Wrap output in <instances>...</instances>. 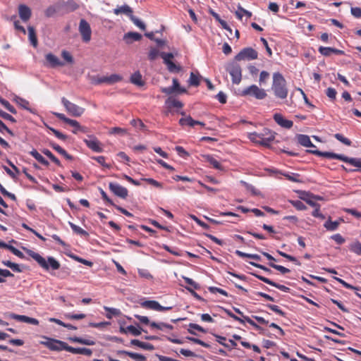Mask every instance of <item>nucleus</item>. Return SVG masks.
Masks as SVG:
<instances>
[{
  "label": "nucleus",
  "instance_id": "nucleus-1",
  "mask_svg": "<svg viewBox=\"0 0 361 361\" xmlns=\"http://www.w3.org/2000/svg\"><path fill=\"white\" fill-rule=\"evenodd\" d=\"M28 255L33 259H35L44 270L47 271H49L50 270H58L61 267L59 262L53 257H48L47 259H46L39 253L31 250L28 252Z\"/></svg>",
  "mask_w": 361,
  "mask_h": 361
},
{
  "label": "nucleus",
  "instance_id": "nucleus-2",
  "mask_svg": "<svg viewBox=\"0 0 361 361\" xmlns=\"http://www.w3.org/2000/svg\"><path fill=\"white\" fill-rule=\"evenodd\" d=\"M271 89L277 98L283 99L287 97L288 89L286 87V81L280 73H274Z\"/></svg>",
  "mask_w": 361,
  "mask_h": 361
},
{
  "label": "nucleus",
  "instance_id": "nucleus-3",
  "mask_svg": "<svg viewBox=\"0 0 361 361\" xmlns=\"http://www.w3.org/2000/svg\"><path fill=\"white\" fill-rule=\"evenodd\" d=\"M43 338L46 341H40V344L46 346L49 350L54 351H61L64 350L68 351V345L66 342L47 336H43Z\"/></svg>",
  "mask_w": 361,
  "mask_h": 361
},
{
  "label": "nucleus",
  "instance_id": "nucleus-4",
  "mask_svg": "<svg viewBox=\"0 0 361 361\" xmlns=\"http://www.w3.org/2000/svg\"><path fill=\"white\" fill-rule=\"evenodd\" d=\"M322 157L329 158V159H336L338 160H341L345 163H348L355 167L361 168V159L359 158H351L346 157L343 154H336L334 152H324Z\"/></svg>",
  "mask_w": 361,
  "mask_h": 361
},
{
  "label": "nucleus",
  "instance_id": "nucleus-5",
  "mask_svg": "<svg viewBox=\"0 0 361 361\" xmlns=\"http://www.w3.org/2000/svg\"><path fill=\"white\" fill-rule=\"evenodd\" d=\"M61 102L67 112L73 116H80L85 111L83 108L71 102L65 97L61 99Z\"/></svg>",
  "mask_w": 361,
  "mask_h": 361
},
{
  "label": "nucleus",
  "instance_id": "nucleus-6",
  "mask_svg": "<svg viewBox=\"0 0 361 361\" xmlns=\"http://www.w3.org/2000/svg\"><path fill=\"white\" fill-rule=\"evenodd\" d=\"M242 96L252 95L257 99H262L266 97L267 93L263 89H259L257 85H252L244 89L240 94Z\"/></svg>",
  "mask_w": 361,
  "mask_h": 361
},
{
  "label": "nucleus",
  "instance_id": "nucleus-7",
  "mask_svg": "<svg viewBox=\"0 0 361 361\" xmlns=\"http://www.w3.org/2000/svg\"><path fill=\"white\" fill-rule=\"evenodd\" d=\"M88 139H84L83 141L87 147L94 152H102V143L93 135H87Z\"/></svg>",
  "mask_w": 361,
  "mask_h": 361
},
{
  "label": "nucleus",
  "instance_id": "nucleus-8",
  "mask_svg": "<svg viewBox=\"0 0 361 361\" xmlns=\"http://www.w3.org/2000/svg\"><path fill=\"white\" fill-rule=\"evenodd\" d=\"M258 56V53L256 50L252 49V47H247L243 49L235 56V59L236 61L241 60H253L257 59Z\"/></svg>",
  "mask_w": 361,
  "mask_h": 361
},
{
  "label": "nucleus",
  "instance_id": "nucleus-9",
  "mask_svg": "<svg viewBox=\"0 0 361 361\" xmlns=\"http://www.w3.org/2000/svg\"><path fill=\"white\" fill-rule=\"evenodd\" d=\"M54 114L60 120L63 121L67 124L75 128V130H73V133H77V130H80L83 133H86V128L81 126L76 120H73L67 118L63 114L61 113H54Z\"/></svg>",
  "mask_w": 361,
  "mask_h": 361
},
{
  "label": "nucleus",
  "instance_id": "nucleus-10",
  "mask_svg": "<svg viewBox=\"0 0 361 361\" xmlns=\"http://www.w3.org/2000/svg\"><path fill=\"white\" fill-rule=\"evenodd\" d=\"M79 31L85 42H88L91 39L92 31L90 24L84 19L80 21Z\"/></svg>",
  "mask_w": 361,
  "mask_h": 361
},
{
  "label": "nucleus",
  "instance_id": "nucleus-11",
  "mask_svg": "<svg viewBox=\"0 0 361 361\" xmlns=\"http://www.w3.org/2000/svg\"><path fill=\"white\" fill-rule=\"evenodd\" d=\"M166 110L164 111V114L166 116H168L170 114H173V109H181L183 106V103L173 97H169L165 102Z\"/></svg>",
  "mask_w": 361,
  "mask_h": 361
},
{
  "label": "nucleus",
  "instance_id": "nucleus-12",
  "mask_svg": "<svg viewBox=\"0 0 361 361\" xmlns=\"http://www.w3.org/2000/svg\"><path fill=\"white\" fill-rule=\"evenodd\" d=\"M109 188L115 195L122 199H126L128 195V189L118 183H109Z\"/></svg>",
  "mask_w": 361,
  "mask_h": 361
},
{
  "label": "nucleus",
  "instance_id": "nucleus-13",
  "mask_svg": "<svg viewBox=\"0 0 361 361\" xmlns=\"http://www.w3.org/2000/svg\"><path fill=\"white\" fill-rule=\"evenodd\" d=\"M249 138L254 142L259 143L263 146L269 147V142L274 139V136L271 135L267 138H264L261 136V135L253 133L249 135Z\"/></svg>",
  "mask_w": 361,
  "mask_h": 361
},
{
  "label": "nucleus",
  "instance_id": "nucleus-14",
  "mask_svg": "<svg viewBox=\"0 0 361 361\" xmlns=\"http://www.w3.org/2000/svg\"><path fill=\"white\" fill-rule=\"evenodd\" d=\"M252 274L253 276H255V277H257V279H259L260 281L269 284V285H271L272 286H274L277 288H279V290H282V291H284V292H289L290 290V288L287 286H285L283 285H281L279 283H277L271 280H270L268 278H266L264 276H262L261 275H259V274H254V273H252Z\"/></svg>",
  "mask_w": 361,
  "mask_h": 361
},
{
  "label": "nucleus",
  "instance_id": "nucleus-15",
  "mask_svg": "<svg viewBox=\"0 0 361 361\" xmlns=\"http://www.w3.org/2000/svg\"><path fill=\"white\" fill-rule=\"evenodd\" d=\"M10 317L11 319H16V320H17L18 322H25V323L31 324L33 325L39 324V321L37 319L29 317L25 315H20V314H16L12 313L10 314Z\"/></svg>",
  "mask_w": 361,
  "mask_h": 361
},
{
  "label": "nucleus",
  "instance_id": "nucleus-16",
  "mask_svg": "<svg viewBox=\"0 0 361 361\" xmlns=\"http://www.w3.org/2000/svg\"><path fill=\"white\" fill-rule=\"evenodd\" d=\"M230 74L233 83L239 84L242 79L241 68L239 65L235 64L232 66Z\"/></svg>",
  "mask_w": 361,
  "mask_h": 361
},
{
  "label": "nucleus",
  "instance_id": "nucleus-17",
  "mask_svg": "<svg viewBox=\"0 0 361 361\" xmlns=\"http://www.w3.org/2000/svg\"><path fill=\"white\" fill-rule=\"evenodd\" d=\"M46 61L51 68H56L58 66H64V63L59 60V59L51 53H49L45 56Z\"/></svg>",
  "mask_w": 361,
  "mask_h": 361
},
{
  "label": "nucleus",
  "instance_id": "nucleus-18",
  "mask_svg": "<svg viewBox=\"0 0 361 361\" xmlns=\"http://www.w3.org/2000/svg\"><path fill=\"white\" fill-rule=\"evenodd\" d=\"M18 13L21 20L24 22H27L30 18L32 15L30 8L24 4L19 6Z\"/></svg>",
  "mask_w": 361,
  "mask_h": 361
},
{
  "label": "nucleus",
  "instance_id": "nucleus-19",
  "mask_svg": "<svg viewBox=\"0 0 361 361\" xmlns=\"http://www.w3.org/2000/svg\"><path fill=\"white\" fill-rule=\"evenodd\" d=\"M274 119L279 126L288 129L290 128L293 125V121L285 119L280 114H275Z\"/></svg>",
  "mask_w": 361,
  "mask_h": 361
},
{
  "label": "nucleus",
  "instance_id": "nucleus-20",
  "mask_svg": "<svg viewBox=\"0 0 361 361\" xmlns=\"http://www.w3.org/2000/svg\"><path fill=\"white\" fill-rule=\"evenodd\" d=\"M296 192L299 194V197L305 201L307 204L311 207L317 206V202L312 198V193L302 190H298Z\"/></svg>",
  "mask_w": 361,
  "mask_h": 361
},
{
  "label": "nucleus",
  "instance_id": "nucleus-21",
  "mask_svg": "<svg viewBox=\"0 0 361 361\" xmlns=\"http://www.w3.org/2000/svg\"><path fill=\"white\" fill-rule=\"evenodd\" d=\"M133 10L132 8L127 4H124L121 6H118L114 9V13L116 15L125 14L131 18L133 16Z\"/></svg>",
  "mask_w": 361,
  "mask_h": 361
},
{
  "label": "nucleus",
  "instance_id": "nucleus-22",
  "mask_svg": "<svg viewBox=\"0 0 361 361\" xmlns=\"http://www.w3.org/2000/svg\"><path fill=\"white\" fill-rule=\"evenodd\" d=\"M68 352L71 353L73 354H80L87 356H91L92 354V351L91 349L86 348H73L70 345H68Z\"/></svg>",
  "mask_w": 361,
  "mask_h": 361
},
{
  "label": "nucleus",
  "instance_id": "nucleus-23",
  "mask_svg": "<svg viewBox=\"0 0 361 361\" xmlns=\"http://www.w3.org/2000/svg\"><path fill=\"white\" fill-rule=\"evenodd\" d=\"M49 145L55 150L59 154H60L61 155L63 156L65 159H66L67 160H73V157L72 155L69 154L68 153H67V152L63 149L61 146H59L58 144L54 142H49Z\"/></svg>",
  "mask_w": 361,
  "mask_h": 361
},
{
  "label": "nucleus",
  "instance_id": "nucleus-24",
  "mask_svg": "<svg viewBox=\"0 0 361 361\" xmlns=\"http://www.w3.org/2000/svg\"><path fill=\"white\" fill-rule=\"evenodd\" d=\"M141 306L145 309L159 311L161 310L162 306L156 300H146L141 303Z\"/></svg>",
  "mask_w": 361,
  "mask_h": 361
},
{
  "label": "nucleus",
  "instance_id": "nucleus-25",
  "mask_svg": "<svg viewBox=\"0 0 361 361\" xmlns=\"http://www.w3.org/2000/svg\"><path fill=\"white\" fill-rule=\"evenodd\" d=\"M242 316L247 323H249L250 325H252L256 330L259 331V333L260 334L265 335L267 336H271L270 333L268 332L267 329L259 326L253 320H252L249 317L243 316V315H242Z\"/></svg>",
  "mask_w": 361,
  "mask_h": 361
},
{
  "label": "nucleus",
  "instance_id": "nucleus-26",
  "mask_svg": "<svg viewBox=\"0 0 361 361\" xmlns=\"http://www.w3.org/2000/svg\"><path fill=\"white\" fill-rule=\"evenodd\" d=\"M297 138L298 143L304 147H316L315 145L312 143L308 135L299 134L297 135Z\"/></svg>",
  "mask_w": 361,
  "mask_h": 361
},
{
  "label": "nucleus",
  "instance_id": "nucleus-27",
  "mask_svg": "<svg viewBox=\"0 0 361 361\" xmlns=\"http://www.w3.org/2000/svg\"><path fill=\"white\" fill-rule=\"evenodd\" d=\"M130 343L131 345H136L145 350H152L154 349V347L152 344L149 343L142 342L137 339L131 340Z\"/></svg>",
  "mask_w": 361,
  "mask_h": 361
},
{
  "label": "nucleus",
  "instance_id": "nucleus-28",
  "mask_svg": "<svg viewBox=\"0 0 361 361\" xmlns=\"http://www.w3.org/2000/svg\"><path fill=\"white\" fill-rule=\"evenodd\" d=\"M150 326L153 329H157L161 331H164L165 329L172 330L173 329V326L169 324H166L164 322H152L150 323Z\"/></svg>",
  "mask_w": 361,
  "mask_h": 361
},
{
  "label": "nucleus",
  "instance_id": "nucleus-29",
  "mask_svg": "<svg viewBox=\"0 0 361 361\" xmlns=\"http://www.w3.org/2000/svg\"><path fill=\"white\" fill-rule=\"evenodd\" d=\"M27 30H28L29 39H30L32 45L34 47H37V44H38V41H37L35 28L32 26H28Z\"/></svg>",
  "mask_w": 361,
  "mask_h": 361
},
{
  "label": "nucleus",
  "instance_id": "nucleus-30",
  "mask_svg": "<svg viewBox=\"0 0 361 361\" xmlns=\"http://www.w3.org/2000/svg\"><path fill=\"white\" fill-rule=\"evenodd\" d=\"M142 38V35L138 32H129L124 35V39L130 43L133 41H139Z\"/></svg>",
  "mask_w": 361,
  "mask_h": 361
},
{
  "label": "nucleus",
  "instance_id": "nucleus-31",
  "mask_svg": "<svg viewBox=\"0 0 361 361\" xmlns=\"http://www.w3.org/2000/svg\"><path fill=\"white\" fill-rule=\"evenodd\" d=\"M68 224L71 226V228L73 230V231L74 233H75L76 234H78V235H80L81 236H83V237H85V238L89 236L88 232H87L86 231H85L84 229L80 228V226L75 225V224H73V223H72L71 221L68 222Z\"/></svg>",
  "mask_w": 361,
  "mask_h": 361
},
{
  "label": "nucleus",
  "instance_id": "nucleus-32",
  "mask_svg": "<svg viewBox=\"0 0 361 361\" xmlns=\"http://www.w3.org/2000/svg\"><path fill=\"white\" fill-rule=\"evenodd\" d=\"M30 154L32 155L36 160L44 166H49V163L46 160L36 149H32L30 152Z\"/></svg>",
  "mask_w": 361,
  "mask_h": 361
},
{
  "label": "nucleus",
  "instance_id": "nucleus-33",
  "mask_svg": "<svg viewBox=\"0 0 361 361\" xmlns=\"http://www.w3.org/2000/svg\"><path fill=\"white\" fill-rule=\"evenodd\" d=\"M118 354L126 355L128 357H130V358L135 359V360H146V357L141 354L129 352V351H126V350H120L118 352Z\"/></svg>",
  "mask_w": 361,
  "mask_h": 361
},
{
  "label": "nucleus",
  "instance_id": "nucleus-34",
  "mask_svg": "<svg viewBox=\"0 0 361 361\" xmlns=\"http://www.w3.org/2000/svg\"><path fill=\"white\" fill-rule=\"evenodd\" d=\"M71 341L74 343H78L83 345H94L95 344V342L93 340L90 339H85L82 338L74 336L69 338Z\"/></svg>",
  "mask_w": 361,
  "mask_h": 361
},
{
  "label": "nucleus",
  "instance_id": "nucleus-35",
  "mask_svg": "<svg viewBox=\"0 0 361 361\" xmlns=\"http://www.w3.org/2000/svg\"><path fill=\"white\" fill-rule=\"evenodd\" d=\"M130 82L137 86L144 85V82L142 79V75L139 71L134 73L130 77Z\"/></svg>",
  "mask_w": 361,
  "mask_h": 361
},
{
  "label": "nucleus",
  "instance_id": "nucleus-36",
  "mask_svg": "<svg viewBox=\"0 0 361 361\" xmlns=\"http://www.w3.org/2000/svg\"><path fill=\"white\" fill-rule=\"evenodd\" d=\"M339 226V221H332L331 217L324 223V228L331 231H336Z\"/></svg>",
  "mask_w": 361,
  "mask_h": 361
},
{
  "label": "nucleus",
  "instance_id": "nucleus-37",
  "mask_svg": "<svg viewBox=\"0 0 361 361\" xmlns=\"http://www.w3.org/2000/svg\"><path fill=\"white\" fill-rule=\"evenodd\" d=\"M349 250L352 252L361 256V243L358 240L353 242L349 245Z\"/></svg>",
  "mask_w": 361,
  "mask_h": 361
},
{
  "label": "nucleus",
  "instance_id": "nucleus-38",
  "mask_svg": "<svg viewBox=\"0 0 361 361\" xmlns=\"http://www.w3.org/2000/svg\"><path fill=\"white\" fill-rule=\"evenodd\" d=\"M195 120H194L190 116H186L185 118H181L179 120V124L182 126H188L190 127H193L195 126Z\"/></svg>",
  "mask_w": 361,
  "mask_h": 361
},
{
  "label": "nucleus",
  "instance_id": "nucleus-39",
  "mask_svg": "<svg viewBox=\"0 0 361 361\" xmlns=\"http://www.w3.org/2000/svg\"><path fill=\"white\" fill-rule=\"evenodd\" d=\"M42 153L44 155H46L49 159H50V160L53 161L55 164H56L59 166H61V163L59 161V159L56 157H55L50 150L47 149H44L42 150Z\"/></svg>",
  "mask_w": 361,
  "mask_h": 361
},
{
  "label": "nucleus",
  "instance_id": "nucleus-40",
  "mask_svg": "<svg viewBox=\"0 0 361 361\" xmlns=\"http://www.w3.org/2000/svg\"><path fill=\"white\" fill-rule=\"evenodd\" d=\"M104 310L107 312L106 317L111 319L113 316H119L121 312V310L114 307H104Z\"/></svg>",
  "mask_w": 361,
  "mask_h": 361
},
{
  "label": "nucleus",
  "instance_id": "nucleus-41",
  "mask_svg": "<svg viewBox=\"0 0 361 361\" xmlns=\"http://www.w3.org/2000/svg\"><path fill=\"white\" fill-rule=\"evenodd\" d=\"M281 175L285 176L288 180L295 182V183H302L303 181L300 180L298 178L300 177V174L298 173H292V175L286 173L279 172Z\"/></svg>",
  "mask_w": 361,
  "mask_h": 361
},
{
  "label": "nucleus",
  "instance_id": "nucleus-42",
  "mask_svg": "<svg viewBox=\"0 0 361 361\" xmlns=\"http://www.w3.org/2000/svg\"><path fill=\"white\" fill-rule=\"evenodd\" d=\"M0 103L11 113L16 114L17 113L16 109L12 106L8 101L4 98H0Z\"/></svg>",
  "mask_w": 361,
  "mask_h": 361
},
{
  "label": "nucleus",
  "instance_id": "nucleus-43",
  "mask_svg": "<svg viewBox=\"0 0 361 361\" xmlns=\"http://www.w3.org/2000/svg\"><path fill=\"white\" fill-rule=\"evenodd\" d=\"M204 158L206 161L209 163L214 169H219L220 164L219 162L212 156L211 155H204Z\"/></svg>",
  "mask_w": 361,
  "mask_h": 361
},
{
  "label": "nucleus",
  "instance_id": "nucleus-44",
  "mask_svg": "<svg viewBox=\"0 0 361 361\" xmlns=\"http://www.w3.org/2000/svg\"><path fill=\"white\" fill-rule=\"evenodd\" d=\"M2 264H4L5 266L9 267L10 269H11L13 271H16V272H21L22 271V269L20 268L19 264L11 262V261H8V260L3 261Z\"/></svg>",
  "mask_w": 361,
  "mask_h": 361
},
{
  "label": "nucleus",
  "instance_id": "nucleus-45",
  "mask_svg": "<svg viewBox=\"0 0 361 361\" xmlns=\"http://www.w3.org/2000/svg\"><path fill=\"white\" fill-rule=\"evenodd\" d=\"M188 82L190 86H194V87L198 86L200 85L199 75H197L195 74L193 72H192L190 73Z\"/></svg>",
  "mask_w": 361,
  "mask_h": 361
},
{
  "label": "nucleus",
  "instance_id": "nucleus-46",
  "mask_svg": "<svg viewBox=\"0 0 361 361\" xmlns=\"http://www.w3.org/2000/svg\"><path fill=\"white\" fill-rule=\"evenodd\" d=\"M91 159L97 161L100 165L106 169L111 168V165L106 163V158L104 156L92 157Z\"/></svg>",
  "mask_w": 361,
  "mask_h": 361
},
{
  "label": "nucleus",
  "instance_id": "nucleus-47",
  "mask_svg": "<svg viewBox=\"0 0 361 361\" xmlns=\"http://www.w3.org/2000/svg\"><path fill=\"white\" fill-rule=\"evenodd\" d=\"M269 265L271 267H272V268L276 269L277 271H280L283 274L289 273L290 271L289 269L286 268V267H284L283 266H281V265L276 264H274L273 262H269Z\"/></svg>",
  "mask_w": 361,
  "mask_h": 361
},
{
  "label": "nucleus",
  "instance_id": "nucleus-48",
  "mask_svg": "<svg viewBox=\"0 0 361 361\" xmlns=\"http://www.w3.org/2000/svg\"><path fill=\"white\" fill-rule=\"evenodd\" d=\"M142 180L147 183L148 184H150L156 188H163V184L158 182L157 180L153 179V178H143L141 179Z\"/></svg>",
  "mask_w": 361,
  "mask_h": 361
},
{
  "label": "nucleus",
  "instance_id": "nucleus-49",
  "mask_svg": "<svg viewBox=\"0 0 361 361\" xmlns=\"http://www.w3.org/2000/svg\"><path fill=\"white\" fill-rule=\"evenodd\" d=\"M107 80V84H114L122 80V77L117 74H112L110 76H106Z\"/></svg>",
  "mask_w": 361,
  "mask_h": 361
},
{
  "label": "nucleus",
  "instance_id": "nucleus-50",
  "mask_svg": "<svg viewBox=\"0 0 361 361\" xmlns=\"http://www.w3.org/2000/svg\"><path fill=\"white\" fill-rule=\"evenodd\" d=\"M277 252L282 257H283L284 258L288 259L289 261L290 262H293L294 263H295L296 264L298 265H300V262L296 259V257L292 256V255H288L283 252H281L280 250H277Z\"/></svg>",
  "mask_w": 361,
  "mask_h": 361
},
{
  "label": "nucleus",
  "instance_id": "nucleus-51",
  "mask_svg": "<svg viewBox=\"0 0 361 361\" xmlns=\"http://www.w3.org/2000/svg\"><path fill=\"white\" fill-rule=\"evenodd\" d=\"M130 20L140 30H145L146 29V26H145V23L142 21H141L140 19H138L137 18L135 17L134 16H131Z\"/></svg>",
  "mask_w": 361,
  "mask_h": 361
},
{
  "label": "nucleus",
  "instance_id": "nucleus-52",
  "mask_svg": "<svg viewBox=\"0 0 361 361\" xmlns=\"http://www.w3.org/2000/svg\"><path fill=\"white\" fill-rule=\"evenodd\" d=\"M334 137L336 139H337L338 140H339L345 145L350 146L352 144V142L349 139L345 137L343 135L340 133L335 134Z\"/></svg>",
  "mask_w": 361,
  "mask_h": 361
},
{
  "label": "nucleus",
  "instance_id": "nucleus-53",
  "mask_svg": "<svg viewBox=\"0 0 361 361\" xmlns=\"http://www.w3.org/2000/svg\"><path fill=\"white\" fill-rule=\"evenodd\" d=\"M289 202L298 210H305L307 209V207L300 200H290Z\"/></svg>",
  "mask_w": 361,
  "mask_h": 361
},
{
  "label": "nucleus",
  "instance_id": "nucleus-54",
  "mask_svg": "<svg viewBox=\"0 0 361 361\" xmlns=\"http://www.w3.org/2000/svg\"><path fill=\"white\" fill-rule=\"evenodd\" d=\"M159 51L157 49L152 47L149 51L148 58L151 61L155 60L159 55Z\"/></svg>",
  "mask_w": 361,
  "mask_h": 361
},
{
  "label": "nucleus",
  "instance_id": "nucleus-55",
  "mask_svg": "<svg viewBox=\"0 0 361 361\" xmlns=\"http://www.w3.org/2000/svg\"><path fill=\"white\" fill-rule=\"evenodd\" d=\"M209 13L221 25L222 27L226 29V21L222 20L219 15L213 10H209Z\"/></svg>",
  "mask_w": 361,
  "mask_h": 361
},
{
  "label": "nucleus",
  "instance_id": "nucleus-56",
  "mask_svg": "<svg viewBox=\"0 0 361 361\" xmlns=\"http://www.w3.org/2000/svg\"><path fill=\"white\" fill-rule=\"evenodd\" d=\"M167 66L168 70L170 72H179L180 71V67L176 66L172 60L165 63Z\"/></svg>",
  "mask_w": 361,
  "mask_h": 361
},
{
  "label": "nucleus",
  "instance_id": "nucleus-57",
  "mask_svg": "<svg viewBox=\"0 0 361 361\" xmlns=\"http://www.w3.org/2000/svg\"><path fill=\"white\" fill-rule=\"evenodd\" d=\"M241 183L245 187V188L250 191L252 195H258L260 194V192L257 190L255 189V188L254 186H252V185L245 182V181H241Z\"/></svg>",
  "mask_w": 361,
  "mask_h": 361
},
{
  "label": "nucleus",
  "instance_id": "nucleus-58",
  "mask_svg": "<svg viewBox=\"0 0 361 361\" xmlns=\"http://www.w3.org/2000/svg\"><path fill=\"white\" fill-rule=\"evenodd\" d=\"M173 92H185V90L182 89L180 86V84L177 79L173 78V85L171 86Z\"/></svg>",
  "mask_w": 361,
  "mask_h": 361
},
{
  "label": "nucleus",
  "instance_id": "nucleus-59",
  "mask_svg": "<svg viewBox=\"0 0 361 361\" xmlns=\"http://www.w3.org/2000/svg\"><path fill=\"white\" fill-rule=\"evenodd\" d=\"M86 315L85 314H73L68 313L66 314V317L69 319H82L85 318Z\"/></svg>",
  "mask_w": 361,
  "mask_h": 361
},
{
  "label": "nucleus",
  "instance_id": "nucleus-60",
  "mask_svg": "<svg viewBox=\"0 0 361 361\" xmlns=\"http://www.w3.org/2000/svg\"><path fill=\"white\" fill-rule=\"evenodd\" d=\"M267 307L282 317L286 316V313L283 312L281 309H279V307L277 305L269 304L267 305Z\"/></svg>",
  "mask_w": 361,
  "mask_h": 361
},
{
  "label": "nucleus",
  "instance_id": "nucleus-61",
  "mask_svg": "<svg viewBox=\"0 0 361 361\" xmlns=\"http://www.w3.org/2000/svg\"><path fill=\"white\" fill-rule=\"evenodd\" d=\"M319 51L324 56H329L332 54V47H320Z\"/></svg>",
  "mask_w": 361,
  "mask_h": 361
},
{
  "label": "nucleus",
  "instance_id": "nucleus-62",
  "mask_svg": "<svg viewBox=\"0 0 361 361\" xmlns=\"http://www.w3.org/2000/svg\"><path fill=\"white\" fill-rule=\"evenodd\" d=\"M127 329L128 333H130L135 336H137L141 334V329H139L133 325L128 326Z\"/></svg>",
  "mask_w": 361,
  "mask_h": 361
},
{
  "label": "nucleus",
  "instance_id": "nucleus-63",
  "mask_svg": "<svg viewBox=\"0 0 361 361\" xmlns=\"http://www.w3.org/2000/svg\"><path fill=\"white\" fill-rule=\"evenodd\" d=\"M0 192H1L2 195H4V196H6L8 197H9L10 199H11L12 200H14L16 201V197L14 194L13 193H11L9 192H8L4 187H3L1 184H0Z\"/></svg>",
  "mask_w": 361,
  "mask_h": 361
},
{
  "label": "nucleus",
  "instance_id": "nucleus-64",
  "mask_svg": "<svg viewBox=\"0 0 361 361\" xmlns=\"http://www.w3.org/2000/svg\"><path fill=\"white\" fill-rule=\"evenodd\" d=\"M56 13V8L54 6H49L44 11L46 17H52Z\"/></svg>",
  "mask_w": 361,
  "mask_h": 361
}]
</instances>
